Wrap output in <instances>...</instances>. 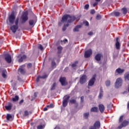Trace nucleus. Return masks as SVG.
Wrapping results in <instances>:
<instances>
[{
    "label": "nucleus",
    "instance_id": "37998d69",
    "mask_svg": "<svg viewBox=\"0 0 129 129\" xmlns=\"http://www.w3.org/2000/svg\"><path fill=\"white\" fill-rule=\"evenodd\" d=\"M89 8V5L88 4L86 5L84 7L85 10H88Z\"/></svg>",
    "mask_w": 129,
    "mask_h": 129
},
{
    "label": "nucleus",
    "instance_id": "49530a36",
    "mask_svg": "<svg viewBox=\"0 0 129 129\" xmlns=\"http://www.w3.org/2000/svg\"><path fill=\"white\" fill-rule=\"evenodd\" d=\"M112 107V104H109V105H107V109H110Z\"/></svg>",
    "mask_w": 129,
    "mask_h": 129
},
{
    "label": "nucleus",
    "instance_id": "5fc2aeb1",
    "mask_svg": "<svg viewBox=\"0 0 129 129\" xmlns=\"http://www.w3.org/2000/svg\"><path fill=\"white\" fill-rule=\"evenodd\" d=\"M89 129H97V128H96L94 126H91L90 127Z\"/></svg>",
    "mask_w": 129,
    "mask_h": 129
},
{
    "label": "nucleus",
    "instance_id": "052dcab7",
    "mask_svg": "<svg viewBox=\"0 0 129 129\" xmlns=\"http://www.w3.org/2000/svg\"><path fill=\"white\" fill-rule=\"evenodd\" d=\"M63 42H64V43H66V42H68V40L66 39L63 40Z\"/></svg>",
    "mask_w": 129,
    "mask_h": 129
},
{
    "label": "nucleus",
    "instance_id": "f704fd0d",
    "mask_svg": "<svg viewBox=\"0 0 129 129\" xmlns=\"http://www.w3.org/2000/svg\"><path fill=\"white\" fill-rule=\"evenodd\" d=\"M44 127H45V125H39L37 126V129H42L44 128Z\"/></svg>",
    "mask_w": 129,
    "mask_h": 129
},
{
    "label": "nucleus",
    "instance_id": "f257e3e1",
    "mask_svg": "<svg viewBox=\"0 0 129 129\" xmlns=\"http://www.w3.org/2000/svg\"><path fill=\"white\" fill-rule=\"evenodd\" d=\"M76 20V18L74 16H71L70 15H66L62 16L61 22L58 23V26H62V23H65V22H67L68 23H72V22H74Z\"/></svg>",
    "mask_w": 129,
    "mask_h": 129
},
{
    "label": "nucleus",
    "instance_id": "1a4fd4ad",
    "mask_svg": "<svg viewBox=\"0 0 129 129\" xmlns=\"http://www.w3.org/2000/svg\"><path fill=\"white\" fill-rule=\"evenodd\" d=\"M92 54V50L91 49H89L85 52L84 57L85 58H89Z\"/></svg>",
    "mask_w": 129,
    "mask_h": 129
},
{
    "label": "nucleus",
    "instance_id": "79ce46f5",
    "mask_svg": "<svg viewBox=\"0 0 129 129\" xmlns=\"http://www.w3.org/2000/svg\"><path fill=\"white\" fill-rule=\"evenodd\" d=\"M70 102L71 103H74V104H75V103H76V100H75V99L71 100L70 101Z\"/></svg>",
    "mask_w": 129,
    "mask_h": 129
},
{
    "label": "nucleus",
    "instance_id": "e433bc0d",
    "mask_svg": "<svg viewBox=\"0 0 129 129\" xmlns=\"http://www.w3.org/2000/svg\"><path fill=\"white\" fill-rule=\"evenodd\" d=\"M47 107H48V108H53V107H54V104L51 103L50 105H48Z\"/></svg>",
    "mask_w": 129,
    "mask_h": 129
},
{
    "label": "nucleus",
    "instance_id": "338daca9",
    "mask_svg": "<svg viewBox=\"0 0 129 129\" xmlns=\"http://www.w3.org/2000/svg\"><path fill=\"white\" fill-rule=\"evenodd\" d=\"M11 82H13V81H11Z\"/></svg>",
    "mask_w": 129,
    "mask_h": 129
},
{
    "label": "nucleus",
    "instance_id": "2f4dec72",
    "mask_svg": "<svg viewBox=\"0 0 129 129\" xmlns=\"http://www.w3.org/2000/svg\"><path fill=\"white\" fill-rule=\"evenodd\" d=\"M56 87V83H54L51 86V90H55V88Z\"/></svg>",
    "mask_w": 129,
    "mask_h": 129
},
{
    "label": "nucleus",
    "instance_id": "680f3d73",
    "mask_svg": "<svg viewBox=\"0 0 129 129\" xmlns=\"http://www.w3.org/2000/svg\"><path fill=\"white\" fill-rule=\"evenodd\" d=\"M69 27V24H66V27Z\"/></svg>",
    "mask_w": 129,
    "mask_h": 129
},
{
    "label": "nucleus",
    "instance_id": "c9c22d12",
    "mask_svg": "<svg viewBox=\"0 0 129 129\" xmlns=\"http://www.w3.org/2000/svg\"><path fill=\"white\" fill-rule=\"evenodd\" d=\"M106 86H109L110 85V81L107 80L105 82Z\"/></svg>",
    "mask_w": 129,
    "mask_h": 129
},
{
    "label": "nucleus",
    "instance_id": "aec40b11",
    "mask_svg": "<svg viewBox=\"0 0 129 129\" xmlns=\"http://www.w3.org/2000/svg\"><path fill=\"white\" fill-rule=\"evenodd\" d=\"M99 109L100 112L102 113L104 111V109H105L104 105H103V104L99 105Z\"/></svg>",
    "mask_w": 129,
    "mask_h": 129
},
{
    "label": "nucleus",
    "instance_id": "423d86ee",
    "mask_svg": "<svg viewBox=\"0 0 129 129\" xmlns=\"http://www.w3.org/2000/svg\"><path fill=\"white\" fill-rule=\"evenodd\" d=\"M70 98V96H64L62 101V106H63V107H66V106H67V104H68V100H69Z\"/></svg>",
    "mask_w": 129,
    "mask_h": 129
},
{
    "label": "nucleus",
    "instance_id": "7c9ffc66",
    "mask_svg": "<svg viewBox=\"0 0 129 129\" xmlns=\"http://www.w3.org/2000/svg\"><path fill=\"white\" fill-rule=\"evenodd\" d=\"M77 64H78V61H76L75 63L72 64V67L73 68H74V67H76V66H77Z\"/></svg>",
    "mask_w": 129,
    "mask_h": 129
},
{
    "label": "nucleus",
    "instance_id": "58836bf2",
    "mask_svg": "<svg viewBox=\"0 0 129 129\" xmlns=\"http://www.w3.org/2000/svg\"><path fill=\"white\" fill-rule=\"evenodd\" d=\"M96 20H100L101 19V16L100 15H97L96 17Z\"/></svg>",
    "mask_w": 129,
    "mask_h": 129
},
{
    "label": "nucleus",
    "instance_id": "f3484780",
    "mask_svg": "<svg viewBox=\"0 0 129 129\" xmlns=\"http://www.w3.org/2000/svg\"><path fill=\"white\" fill-rule=\"evenodd\" d=\"M116 48L117 50H118L120 48V44L119 43V42H118V37H117L116 38V43H115Z\"/></svg>",
    "mask_w": 129,
    "mask_h": 129
},
{
    "label": "nucleus",
    "instance_id": "5701e85b",
    "mask_svg": "<svg viewBox=\"0 0 129 129\" xmlns=\"http://www.w3.org/2000/svg\"><path fill=\"white\" fill-rule=\"evenodd\" d=\"M120 13L118 12H114L111 13V16H114L115 17H119Z\"/></svg>",
    "mask_w": 129,
    "mask_h": 129
},
{
    "label": "nucleus",
    "instance_id": "69168bd1",
    "mask_svg": "<svg viewBox=\"0 0 129 129\" xmlns=\"http://www.w3.org/2000/svg\"><path fill=\"white\" fill-rule=\"evenodd\" d=\"M18 58H20V55H19V56H18Z\"/></svg>",
    "mask_w": 129,
    "mask_h": 129
},
{
    "label": "nucleus",
    "instance_id": "f03ea898",
    "mask_svg": "<svg viewBox=\"0 0 129 129\" xmlns=\"http://www.w3.org/2000/svg\"><path fill=\"white\" fill-rule=\"evenodd\" d=\"M20 20V18L17 17L15 21L14 25L10 27V30L12 31L13 33H15L17 32V30L19 29V21Z\"/></svg>",
    "mask_w": 129,
    "mask_h": 129
},
{
    "label": "nucleus",
    "instance_id": "dca6fc26",
    "mask_svg": "<svg viewBox=\"0 0 129 129\" xmlns=\"http://www.w3.org/2000/svg\"><path fill=\"white\" fill-rule=\"evenodd\" d=\"M101 57H102V54L101 53H98L96 55L95 58L96 61H100L101 60Z\"/></svg>",
    "mask_w": 129,
    "mask_h": 129
},
{
    "label": "nucleus",
    "instance_id": "cd10ccee",
    "mask_svg": "<svg viewBox=\"0 0 129 129\" xmlns=\"http://www.w3.org/2000/svg\"><path fill=\"white\" fill-rule=\"evenodd\" d=\"M18 72H20L21 74H24L26 73V70L24 69H19L18 70Z\"/></svg>",
    "mask_w": 129,
    "mask_h": 129
},
{
    "label": "nucleus",
    "instance_id": "f8f14e48",
    "mask_svg": "<svg viewBox=\"0 0 129 129\" xmlns=\"http://www.w3.org/2000/svg\"><path fill=\"white\" fill-rule=\"evenodd\" d=\"M36 23H37V17H35L34 19H31L29 21V24L30 26H35L36 24Z\"/></svg>",
    "mask_w": 129,
    "mask_h": 129
},
{
    "label": "nucleus",
    "instance_id": "a878e982",
    "mask_svg": "<svg viewBox=\"0 0 129 129\" xmlns=\"http://www.w3.org/2000/svg\"><path fill=\"white\" fill-rule=\"evenodd\" d=\"M6 118L7 120H10L12 121V118H13V116L11 115L10 114H7L6 116Z\"/></svg>",
    "mask_w": 129,
    "mask_h": 129
},
{
    "label": "nucleus",
    "instance_id": "a211bd4d",
    "mask_svg": "<svg viewBox=\"0 0 129 129\" xmlns=\"http://www.w3.org/2000/svg\"><path fill=\"white\" fill-rule=\"evenodd\" d=\"M26 59H27V55L24 54L23 56H21L20 58L19 59L18 62H19V63H22V62H23L24 60H26Z\"/></svg>",
    "mask_w": 129,
    "mask_h": 129
},
{
    "label": "nucleus",
    "instance_id": "6e6552de",
    "mask_svg": "<svg viewBox=\"0 0 129 129\" xmlns=\"http://www.w3.org/2000/svg\"><path fill=\"white\" fill-rule=\"evenodd\" d=\"M59 82L61 83L62 86H66L68 85V83L66 82V78L64 77L60 78L59 79Z\"/></svg>",
    "mask_w": 129,
    "mask_h": 129
},
{
    "label": "nucleus",
    "instance_id": "412c9836",
    "mask_svg": "<svg viewBox=\"0 0 129 129\" xmlns=\"http://www.w3.org/2000/svg\"><path fill=\"white\" fill-rule=\"evenodd\" d=\"M94 126L97 128H99L100 127V122L99 121H97L94 124Z\"/></svg>",
    "mask_w": 129,
    "mask_h": 129
},
{
    "label": "nucleus",
    "instance_id": "6ab92c4d",
    "mask_svg": "<svg viewBox=\"0 0 129 129\" xmlns=\"http://www.w3.org/2000/svg\"><path fill=\"white\" fill-rule=\"evenodd\" d=\"M8 72L6 70H3L2 73V76L3 78H6L7 77Z\"/></svg>",
    "mask_w": 129,
    "mask_h": 129
},
{
    "label": "nucleus",
    "instance_id": "bf43d9fd",
    "mask_svg": "<svg viewBox=\"0 0 129 129\" xmlns=\"http://www.w3.org/2000/svg\"><path fill=\"white\" fill-rule=\"evenodd\" d=\"M69 70L68 68H66L64 70V72H67Z\"/></svg>",
    "mask_w": 129,
    "mask_h": 129
},
{
    "label": "nucleus",
    "instance_id": "4d7b16f0",
    "mask_svg": "<svg viewBox=\"0 0 129 129\" xmlns=\"http://www.w3.org/2000/svg\"><path fill=\"white\" fill-rule=\"evenodd\" d=\"M47 110H48V107H44L43 108V111H47Z\"/></svg>",
    "mask_w": 129,
    "mask_h": 129
},
{
    "label": "nucleus",
    "instance_id": "a19ab883",
    "mask_svg": "<svg viewBox=\"0 0 129 129\" xmlns=\"http://www.w3.org/2000/svg\"><path fill=\"white\" fill-rule=\"evenodd\" d=\"M24 115V116H28L29 115V112L27 110L25 111Z\"/></svg>",
    "mask_w": 129,
    "mask_h": 129
},
{
    "label": "nucleus",
    "instance_id": "c756f323",
    "mask_svg": "<svg viewBox=\"0 0 129 129\" xmlns=\"http://www.w3.org/2000/svg\"><path fill=\"white\" fill-rule=\"evenodd\" d=\"M122 11L124 15H126V14L127 13V9H126V8H122Z\"/></svg>",
    "mask_w": 129,
    "mask_h": 129
},
{
    "label": "nucleus",
    "instance_id": "c85d7f7f",
    "mask_svg": "<svg viewBox=\"0 0 129 129\" xmlns=\"http://www.w3.org/2000/svg\"><path fill=\"white\" fill-rule=\"evenodd\" d=\"M19 96L16 95L15 97L12 98V100L13 101H14V102L18 101V100H19Z\"/></svg>",
    "mask_w": 129,
    "mask_h": 129
},
{
    "label": "nucleus",
    "instance_id": "13d9d810",
    "mask_svg": "<svg viewBox=\"0 0 129 129\" xmlns=\"http://www.w3.org/2000/svg\"><path fill=\"white\" fill-rule=\"evenodd\" d=\"M97 5H98V3L97 2H96L93 4V7H96V6H97Z\"/></svg>",
    "mask_w": 129,
    "mask_h": 129
},
{
    "label": "nucleus",
    "instance_id": "09e8293b",
    "mask_svg": "<svg viewBox=\"0 0 129 129\" xmlns=\"http://www.w3.org/2000/svg\"><path fill=\"white\" fill-rule=\"evenodd\" d=\"M32 66V63H29L27 64V68H31Z\"/></svg>",
    "mask_w": 129,
    "mask_h": 129
},
{
    "label": "nucleus",
    "instance_id": "bb28decb",
    "mask_svg": "<svg viewBox=\"0 0 129 129\" xmlns=\"http://www.w3.org/2000/svg\"><path fill=\"white\" fill-rule=\"evenodd\" d=\"M102 96H103V91H102V88L101 87L100 89V93H99L98 97L99 98H101V97H102Z\"/></svg>",
    "mask_w": 129,
    "mask_h": 129
},
{
    "label": "nucleus",
    "instance_id": "0eeeda50",
    "mask_svg": "<svg viewBox=\"0 0 129 129\" xmlns=\"http://www.w3.org/2000/svg\"><path fill=\"white\" fill-rule=\"evenodd\" d=\"M5 59L7 63H12V56L10 54L7 53L5 54Z\"/></svg>",
    "mask_w": 129,
    "mask_h": 129
},
{
    "label": "nucleus",
    "instance_id": "ea45409f",
    "mask_svg": "<svg viewBox=\"0 0 129 129\" xmlns=\"http://www.w3.org/2000/svg\"><path fill=\"white\" fill-rule=\"evenodd\" d=\"M48 77V76L47 75H44L43 76H40V78L41 79H46Z\"/></svg>",
    "mask_w": 129,
    "mask_h": 129
},
{
    "label": "nucleus",
    "instance_id": "9d476101",
    "mask_svg": "<svg viewBox=\"0 0 129 129\" xmlns=\"http://www.w3.org/2000/svg\"><path fill=\"white\" fill-rule=\"evenodd\" d=\"M129 123L128 121H127L126 120H124L122 123L118 126V128L120 129L122 128V127L126 126Z\"/></svg>",
    "mask_w": 129,
    "mask_h": 129
},
{
    "label": "nucleus",
    "instance_id": "2eb2a0df",
    "mask_svg": "<svg viewBox=\"0 0 129 129\" xmlns=\"http://www.w3.org/2000/svg\"><path fill=\"white\" fill-rule=\"evenodd\" d=\"M95 77H96V75L94 76L91 80L89 82V86H92V85H94V82H95Z\"/></svg>",
    "mask_w": 129,
    "mask_h": 129
},
{
    "label": "nucleus",
    "instance_id": "4c0bfd02",
    "mask_svg": "<svg viewBox=\"0 0 129 129\" xmlns=\"http://www.w3.org/2000/svg\"><path fill=\"white\" fill-rule=\"evenodd\" d=\"M123 120V115L120 116L119 119V122H121Z\"/></svg>",
    "mask_w": 129,
    "mask_h": 129
},
{
    "label": "nucleus",
    "instance_id": "20e7f679",
    "mask_svg": "<svg viewBox=\"0 0 129 129\" xmlns=\"http://www.w3.org/2000/svg\"><path fill=\"white\" fill-rule=\"evenodd\" d=\"M15 20H16V16H15V13L12 12L11 14L8 17L9 23L12 25H13L14 23L16 22Z\"/></svg>",
    "mask_w": 129,
    "mask_h": 129
},
{
    "label": "nucleus",
    "instance_id": "c03bdc74",
    "mask_svg": "<svg viewBox=\"0 0 129 129\" xmlns=\"http://www.w3.org/2000/svg\"><path fill=\"white\" fill-rule=\"evenodd\" d=\"M38 49H40V50H43L44 49V47H43V46H42V45L40 44L38 46Z\"/></svg>",
    "mask_w": 129,
    "mask_h": 129
},
{
    "label": "nucleus",
    "instance_id": "393cba45",
    "mask_svg": "<svg viewBox=\"0 0 129 129\" xmlns=\"http://www.w3.org/2000/svg\"><path fill=\"white\" fill-rule=\"evenodd\" d=\"M62 49H63V48L61 46L57 47V50H58L57 54L58 55H60V54H61Z\"/></svg>",
    "mask_w": 129,
    "mask_h": 129
},
{
    "label": "nucleus",
    "instance_id": "3c124183",
    "mask_svg": "<svg viewBox=\"0 0 129 129\" xmlns=\"http://www.w3.org/2000/svg\"><path fill=\"white\" fill-rule=\"evenodd\" d=\"M84 24H85V26H89V23H88L87 21L84 22Z\"/></svg>",
    "mask_w": 129,
    "mask_h": 129
},
{
    "label": "nucleus",
    "instance_id": "6e6d98bb",
    "mask_svg": "<svg viewBox=\"0 0 129 129\" xmlns=\"http://www.w3.org/2000/svg\"><path fill=\"white\" fill-rule=\"evenodd\" d=\"M23 102H24V99H22L20 102H19V104L20 105H21L22 104V103H23Z\"/></svg>",
    "mask_w": 129,
    "mask_h": 129
},
{
    "label": "nucleus",
    "instance_id": "e2e57ef3",
    "mask_svg": "<svg viewBox=\"0 0 129 129\" xmlns=\"http://www.w3.org/2000/svg\"><path fill=\"white\" fill-rule=\"evenodd\" d=\"M96 2H100L101 0H95Z\"/></svg>",
    "mask_w": 129,
    "mask_h": 129
},
{
    "label": "nucleus",
    "instance_id": "39448f33",
    "mask_svg": "<svg viewBox=\"0 0 129 129\" xmlns=\"http://www.w3.org/2000/svg\"><path fill=\"white\" fill-rule=\"evenodd\" d=\"M122 85V79L121 78H118L115 83V88H119Z\"/></svg>",
    "mask_w": 129,
    "mask_h": 129
},
{
    "label": "nucleus",
    "instance_id": "864d4df0",
    "mask_svg": "<svg viewBox=\"0 0 129 129\" xmlns=\"http://www.w3.org/2000/svg\"><path fill=\"white\" fill-rule=\"evenodd\" d=\"M84 100V96H82L81 97V102H82Z\"/></svg>",
    "mask_w": 129,
    "mask_h": 129
},
{
    "label": "nucleus",
    "instance_id": "0e129e2a",
    "mask_svg": "<svg viewBox=\"0 0 129 129\" xmlns=\"http://www.w3.org/2000/svg\"><path fill=\"white\" fill-rule=\"evenodd\" d=\"M13 89H14V90H17V89H16V88H14Z\"/></svg>",
    "mask_w": 129,
    "mask_h": 129
},
{
    "label": "nucleus",
    "instance_id": "a18cd8bd",
    "mask_svg": "<svg viewBox=\"0 0 129 129\" xmlns=\"http://www.w3.org/2000/svg\"><path fill=\"white\" fill-rule=\"evenodd\" d=\"M90 14L91 15H94V14H95V10L94 9L92 10L90 12Z\"/></svg>",
    "mask_w": 129,
    "mask_h": 129
},
{
    "label": "nucleus",
    "instance_id": "4be33fe9",
    "mask_svg": "<svg viewBox=\"0 0 129 129\" xmlns=\"http://www.w3.org/2000/svg\"><path fill=\"white\" fill-rule=\"evenodd\" d=\"M98 110V108L97 107H93L91 108L90 111L91 112H97Z\"/></svg>",
    "mask_w": 129,
    "mask_h": 129
},
{
    "label": "nucleus",
    "instance_id": "b1692460",
    "mask_svg": "<svg viewBox=\"0 0 129 129\" xmlns=\"http://www.w3.org/2000/svg\"><path fill=\"white\" fill-rule=\"evenodd\" d=\"M82 26L81 25H77L74 29V32H79V29H81V28Z\"/></svg>",
    "mask_w": 129,
    "mask_h": 129
},
{
    "label": "nucleus",
    "instance_id": "4468645a",
    "mask_svg": "<svg viewBox=\"0 0 129 129\" xmlns=\"http://www.w3.org/2000/svg\"><path fill=\"white\" fill-rule=\"evenodd\" d=\"M124 72V70L121 69L120 68H118L116 70L115 72V75H118V74H121Z\"/></svg>",
    "mask_w": 129,
    "mask_h": 129
},
{
    "label": "nucleus",
    "instance_id": "72a5a7b5",
    "mask_svg": "<svg viewBox=\"0 0 129 129\" xmlns=\"http://www.w3.org/2000/svg\"><path fill=\"white\" fill-rule=\"evenodd\" d=\"M51 66L53 68L56 67V62L54 61L51 62Z\"/></svg>",
    "mask_w": 129,
    "mask_h": 129
},
{
    "label": "nucleus",
    "instance_id": "de8ad7c7",
    "mask_svg": "<svg viewBox=\"0 0 129 129\" xmlns=\"http://www.w3.org/2000/svg\"><path fill=\"white\" fill-rule=\"evenodd\" d=\"M66 29H67L66 24H64L62 28V31H66Z\"/></svg>",
    "mask_w": 129,
    "mask_h": 129
},
{
    "label": "nucleus",
    "instance_id": "ddd939ff",
    "mask_svg": "<svg viewBox=\"0 0 129 129\" xmlns=\"http://www.w3.org/2000/svg\"><path fill=\"white\" fill-rule=\"evenodd\" d=\"M13 107V103L11 102L7 103L5 105V108L6 110H11Z\"/></svg>",
    "mask_w": 129,
    "mask_h": 129
},
{
    "label": "nucleus",
    "instance_id": "473e14b6",
    "mask_svg": "<svg viewBox=\"0 0 129 129\" xmlns=\"http://www.w3.org/2000/svg\"><path fill=\"white\" fill-rule=\"evenodd\" d=\"M88 116H89V112L85 113L84 114V117L85 118H88Z\"/></svg>",
    "mask_w": 129,
    "mask_h": 129
},
{
    "label": "nucleus",
    "instance_id": "9b49d317",
    "mask_svg": "<svg viewBox=\"0 0 129 129\" xmlns=\"http://www.w3.org/2000/svg\"><path fill=\"white\" fill-rule=\"evenodd\" d=\"M87 78V77L85 75L82 76L80 79V84H84V83H85V82H86Z\"/></svg>",
    "mask_w": 129,
    "mask_h": 129
},
{
    "label": "nucleus",
    "instance_id": "7ed1b4c3",
    "mask_svg": "<svg viewBox=\"0 0 129 129\" xmlns=\"http://www.w3.org/2000/svg\"><path fill=\"white\" fill-rule=\"evenodd\" d=\"M28 11L24 12L22 14L21 17V24H25V23L29 20V17H28Z\"/></svg>",
    "mask_w": 129,
    "mask_h": 129
},
{
    "label": "nucleus",
    "instance_id": "8fccbe9b",
    "mask_svg": "<svg viewBox=\"0 0 129 129\" xmlns=\"http://www.w3.org/2000/svg\"><path fill=\"white\" fill-rule=\"evenodd\" d=\"M40 79H41V76H38L36 79V82H39V81H40Z\"/></svg>",
    "mask_w": 129,
    "mask_h": 129
},
{
    "label": "nucleus",
    "instance_id": "603ef678",
    "mask_svg": "<svg viewBox=\"0 0 129 129\" xmlns=\"http://www.w3.org/2000/svg\"><path fill=\"white\" fill-rule=\"evenodd\" d=\"M88 35H89V36H92V35H93V32H90L88 33Z\"/></svg>",
    "mask_w": 129,
    "mask_h": 129
}]
</instances>
